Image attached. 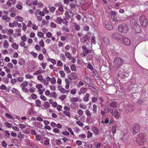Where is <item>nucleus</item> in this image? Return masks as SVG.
<instances>
[{
    "instance_id": "37998d69",
    "label": "nucleus",
    "mask_w": 148,
    "mask_h": 148,
    "mask_svg": "<svg viewBox=\"0 0 148 148\" xmlns=\"http://www.w3.org/2000/svg\"><path fill=\"white\" fill-rule=\"evenodd\" d=\"M79 107L81 109H85L86 108L87 106L83 103H80L79 105Z\"/></svg>"
},
{
    "instance_id": "09e8293b",
    "label": "nucleus",
    "mask_w": 148,
    "mask_h": 148,
    "mask_svg": "<svg viewBox=\"0 0 148 148\" xmlns=\"http://www.w3.org/2000/svg\"><path fill=\"white\" fill-rule=\"evenodd\" d=\"M42 73V71L40 70H38L35 72L33 75H39Z\"/></svg>"
},
{
    "instance_id": "8fccbe9b",
    "label": "nucleus",
    "mask_w": 148,
    "mask_h": 148,
    "mask_svg": "<svg viewBox=\"0 0 148 148\" xmlns=\"http://www.w3.org/2000/svg\"><path fill=\"white\" fill-rule=\"evenodd\" d=\"M112 131L113 134H114L116 132V128L114 126H112Z\"/></svg>"
},
{
    "instance_id": "0eeeda50",
    "label": "nucleus",
    "mask_w": 148,
    "mask_h": 148,
    "mask_svg": "<svg viewBox=\"0 0 148 148\" xmlns=\"http://www.w3.org/2000/svg\"><path fill=\"white\" fill-rule=\"evenodd\" d=\"M133 134L135 135L140 130V126L137 123L135 124L133 126Z\"/></svg>"
},
{
    "instance_id": "58836bf2",
    "label": "nucleus",
    "mask_w": 148,
    "mask_h": 148,
    "mask_svg": "<svg viewBox=\"0 0 148 148\" xmlns=\"http://www.w3.org/2000/svg\"><path fill=\"white\" fill-rule=\"evenodd\" d=\"M60 59L63 60L64 61H64L66 60V58L65 57V56H64V54L63 53H60Z\"/></svg>"
},
{
    "instance_id": "a18cd8bd",
    "label": "nucleus",
    "mask_w": 148,
    "mask_h": 148,
    "mask_svg": "<svg viewBox=\"0 0 148 148\" xmlns=\"http://www.w3.org/2000/svg\"><path fill=\"white\" fill-rule=\"evenodd\" d=\"M37 35L38 37L41 38L43 37L44 34L41 32H38L37 33Z\"/></svg>"
},
{
    "instance_id": "338daca9",
    "label": "nucleus",
    "mask_w": 148,
    "mask_h": 148,
    "mask_svg": "<svg viewBox=\"0 0 148 148\" xmlns=\"http://www.w3.org/2000/svg\"><path fill=\"white\" fill-rule=\"evenodd\" d=\"M40 98L43 101H46L47 100L46 97L43 95H40Z\"/></svg>"
},
{
    "instance_id": "7c9ffc66",
    "label": "nucleus",
    "mask_w": 148,
    "mask_h": 148,
    "mask_svg": "<svg viewBox=\"0 0 148 148\" xmlns=\"http://www.w3.org/2000/svg\"><path fill=\"white\" fill-rule=\"evenodd\" d=\"M93 108L92 109V111L94 113H96L97 112V105L96 104L93 105Z\"/></svg>"
},
{
    "instance_id": "393cba45",
    "label": "nucleus",
    "mask_w": 148,
    "mask_h": 148,
    "mask_svg": "<svg viewBox=\"0 0 148 148\" xmlns=\"http://www.w3.org/2000/svg\"><path fill=\"white\" fill-rule=\"evenodd\" d=\"M12 47L15 49H17L18 48V45L15 42H13L12 44Z\"/></svg>"
},
{
    "instance_id": "423d86ee",
    "label": "nucleus",
    "mask_w": 148,
    "mask_h": 148,
    "mask_svg": "<svg viewBox=\"0 0 148 148\" xmlns=\"http://www.w3.org/2000/svg\"><path fill=\"white\" fill-rule=\"evenodd\" d=\"M120 42L125 45L127 46L129 45L130 43V40L123 36Z\"/></svg>"
},
{
    "instance_id": "f704fd0d",
    "label": "nucleus",
    "mask_w": 148,
    "mask_h": 148,
    "mask_svg": "<svg viewBox=\"0 0 148 148\" xmlns=\"http://www.w3.org/2000/svg\"><path fill=\"white\" fill-rule=\"evenodd\" d=\"M56 81L55 77H53L52 78H51L50 82L51 84H54L56 83Z\"/></svg>"
},
{
    "instance_id": "c756f323",
    "label": "nucleus",
    "mask_w": 148,
    "mask_h": 148,
    "mask_svg": "<svg viewBox=\"0 0 148 148\" xmlns=\"http://www.w3.org/2000/svg\"><path fill=\"white\" fill-rule=\"evenodd\" d=\"M21 133V132H20ZM24 135L20 133L18 135V137L20 141H21L24 137Z\"/></svg>"
},
{
    "instance_id": "5fc2aeb1",
    "label": "nucleus",
    "mask_w": 148,
    "mask_h": 148,
    "mask_svg": "<svg viewBox=\"0 0 148 148\" xmlns=\"http://www.w3.org/2000/svg\"><path fill=\"white\" fill-rule=\"evenodd\" d=\"M36 88L38 89V90H39L42 88L43 87V85L42 84H39L36 85Z\"/></svg>"
},
{
    "instance_id": "e433bc0d",
    "label": "nucleus",
    "mask_w": 148,
    "mask_h": 148,
    "mask_svg": "<svg viewBox=\"0 0 148 148\" xmlns=\"http://www.w3.org/2000/svg\"><path fill=\"white\" fill-rule=\"evenodd\" d=\"M15 18L17 21L19 22H22L23 21V18L20 16H16Z\"/></svg>"
},
{
    "instance_id": "4c0bfd02",
    "label": "nucleus",
    "mask_w": 148,
    "mask_h": 148,
    "mask_svg": "<svg viewBox=\"0 0 148 148\" xmlns=\"http://www.w3.org/2000/svg\"><path fill=\"white\" fill-rule=\"evenodd\" d=\"M84 80L85 82L88 84V83H89L90 82V81L91 79L90 78L88 77H86L84 79Z\"/></svg>"
},
{
    "instance_id": "2f4dec72",
    "label": "nucleus",
    "mask_w": 148,
    "mask_h": 148,
    "mask_svg": "<svg viewBox=\"0 0 148 148\" xmlns=\"http://www.w3.org/2000/svg\"><path fill=\"white\" fill-rule=\"evenodd\" d=\"M27 71L29 72H32L34 71V67L33 66H29L27 68Z\"/></svg>"
},
{
    "instance_id": "c85d7f7f",
    "label": "nucleus",
    "mask_w": 148,
    "mask_h": 148,
    "mask_svg": "<svg viewBox=\"0 0 148 148\" xmlns=\"http://www.w3.org/2000/svg\"><path fill=\"white\" fill-rule=\"evenodd\" d=\"M65 56L69 60H71L72 57L70 53L68 52H66L65 53Z\"/></svg>"
},
{
    "instance_id": "7ed1b4c3",
    "label": "nucleus",
    "mask_w": 148,
    "mask_h": 148,
    "mask_svg": "<svg viewBox=\"0 0 148 148\" xmlns=\"http://www.w3.org/2000/svg\"><path fill=\"white\" fill-rule=\"evenodd\" d=\"M118 29L121 32L126 33L129 29V28L127 25L123 23L119 25Z\"/></svg>"
},
{
    "instance_id": "473e14b6",
    "label": "nucleus",
    "mask_w": 148,
    "mask_h": 148,
    "mask_svg": "<svg viewBox=\"0 0 148 148\" xmlns=\"http://www.w3.org/2000/svg\"><path fill=\"white\" fill-rule=\"evenodd\" d=\"M5 116H6L7 117L8 119H14V117L12 116L10 114L6 113L5 114Z\"/></svg>"
},
{
    "instance_id": "13d9d810",
    "label": "nucleus",
    "mask_w": 148,
    "mask_h": 148,
    "mask_svg": "<svg viewBox=\"0 0 148 148\" xmlns=\"http://www.w3.org/2000/svg\"><path fill=\"white\" fill-rule=\"evenodd\" d=\"M70 100L71 102H77L78 101L77 98L76 97L71 98Z\"/></svg>"
},
{
    "instance_id": "dca6fc26",
    "label": "nucleus",
    "mask_w": 148,
    "mask_h": 148,
    "mask_svg": "<svg viewBox=\"0 0 148 148\" xmlns=\"http://www.w3.org/2000/svg\"><path fill=\"white\" fill-rule=\"evenodd\" d=\"M89 94L88 93H86L83 97V101L84 102H88L89 100Z\"/></svg>"
},
{
    "instance_id": "0e129e2a",
    "label": "nucleus",
    "mask_w": 148,
    "mask_h": 148,
    "mask_svg": "<svg viewBox=\"0 0 148 148\" xmlns=\"http://www.w3.org/2000/svg\"><path fill=\"white\" fill-rule=\"evenodd\" d=\"M18 125L19 127L21 129H23L25 128L26 127L25 125L21 123L19 124Z\"/></svg>"
},
{
    "instance_id": "f8f14e48",
    "label": "nucleus",
    "mask_w": 148,
    "mask_h": 148,
    "mask_svg": "<svg viewBox=\"0 0 148 148\" xmlns=\"http://www.w3.org/2000/svg\"><path fill=\"white\" fill-rule=\"evenodd\" d=\"M18 62V64L21 66H24L25 64V60L23 58L19 59Z\"/></svg>"
},
{
    "instance_id": "6e6d98bb",
    "label": "nucleus",
    "mask_w": 148,
    "mask_h": 148,
    "mask_svg": "<svg viewBox=\"0 0 148 148\" xmlns=\"http://www.w3.org/2000/svg\"><path fill=\"white\" fill-rule=\"evenodd\" d=\"M59 72L60 74V75L61 77H65V73L63 71L61 70Z\"/></svg>"
},
{
    "instance_id": "864d4df0",
    "label": "nucleus",
    "mask_w": 148,
    "mask_h": 148,
    "mask_svg": "<svg viewBox=\"0 0 148 148\" xmlns=\"http://www.w3.org/2000/svg\"><path fill=\"white\" fill-rule=\"evenodd\" d=\"M21 39L22 41L25 42L26 41L27 38L26 36L24 35L23 36L21 37Z\"/></svg>"
},
{
    "instance_id": "ddd939ff",
    "label": "nucleus",
    "mask_w": 148,
    "mask_h": 148,
    "mask_svg": "<svg viewBox=\"0 0 148 148\" xmlns=\"http://www.w3.org/2000/svg\"><path fill=\"white\" fill-rule=\"evenodd\" d=\"M91 131L95 135L98 134L99 132V130L98 128L94 126L92 127Z\"/></svg>"
},
{
    "instance_id": "a878e982",
    "label": "nucleus",
    "mask_w": 148,
    "mask_h": 148,
    "mask_svg": "<svg viewBox=\"0 0 148 148\" xmlns=\"http://www.w3.org/2000/svg\"><path fill=\"white\" fill-rule=\"evenodd\" d=\"M13 30L12 29H7L6 34L9 36H11L13 34Z\"/></svg>"
},
{
    "instance_id": "bb28decb",
    "label": "nucleus",
    "mask_w": 148,
    "mask_h": 148,
    "mask_svg": "<svg viewBox=\"0 0 148 148\" xmlns=\"http://www.w3.org/2000/svg\"><path fill=\"white\" fill-rule=\"evenodd\" d=\"M62 21V19L60 17H58L56 20V22L58 24H61Z\"/></svg>"
},
{
    "instance_id": "774afa93",
    "label": "nucleus",
    "mask_w": 148,
    "mask_h": 148,
    "mask_svg": "<svg viewBox=\"0 0 148 148\" xmlns=\"http://www.w3.org/2000/svg\"><path fill=\"white\" fill-rule=\"evenodd\" d=\"M70 93L73 95L75 94L76 93V89L75 88L72 89L70 91Z\"/></svg>"
},
{
    "instance_id": "bf43d9fd",
    "label": "nucleus",
    "mask_w": 148,
    "mask_h": 148,
    "mask_svg": "<svg viewBox=\"0 0 148 148\" xmlns=\"http://www.w3.org/2000/svg\"><path fill=\"white\" fill-rule=\"evenodd\" d=\"M45 91V89L43 88L42 89H40L39 90H38V91L39 93V94L40 95H42L43 94V92Z\"/></svg>"
},
{
    "instance_id": "39448f33",
    "label": "nucleus",
    "mask_w": 148,
    "mask_h": 148,
    "mask_svg": "<svg viewBox=\"0 0 148 148\" xmlns=\"http://www.w3.org/2000/svg\"><path fill=\"white\" fill-rule=\"evenodd\" d=\"M111 36L113 39L119 41H120L121 40L123 36L119 33H113L112 34Z\"/></svg>"
},
{
    "instance_id": "f03ea898",
    "label": "nucleus",
    "mask_w": 148,
    "mask_h": 148,
    "mask_svg": "<svg viewBox=\"0 0 148 148\" xmlns=\"http://www.w3.org/2000/svg\"><path fill=\"white\" fill-rule=\"evenodd\" d=\"M123 64V60L119 57H116L114 58L113 61V67L115 69H116L121 66Z\"/></svg>"
},
{
    "instance_id": "4be33fe9",
    "label": "nucleus",
    "mask_w": 148,
    "mask_h": 148,
    "mask_svg": "<svg viewBox=\"0 0 148 148\" xmlns=\"http://www.w3.org/2000/svg\"><path fill=\"white\" fill-rule=\"evenodd\" d=\"M35 103L36 107H40L41 106V101L40 100H36L35 101Z\"/></svg>"
},
{
    "instance_id": "5701e85b",
    "label": "nucleus",
    "mask_w": 148,
    "mask_h": 148,
    "mask_svg": "<svg viewBox=\"0 0 148 148\" xmlns=\"http://www.w3.org/2000/svg\"><path fill=\"white\" fill-rule=\"evenodd\" d=\"M43 106L45 108H48L50 107V105L48 102L45 101L44 102Z\"/></svg>"
},
{
    "instance_id": "20e7f679",
    "label": "nucleus",
    "mask_w": 148,
    "mask_h": 148,
    "mask_svg": "<svg viewBox=\"0 0 148 148\" xmlns=\"http://www.w3.org/2000/svg\"><path fill=\"white\" fill-rule=\"evenodd\" d=\"M139 20L140 24L143 27H145L148 24L147 21L145 16H141L140 17Z\"/></svg>"
},
{
    "instance_id": "052dcab7",
    "label": "nucleus",
    "mask_w": 148,
    "mask_h": 148,
    "mask_svg": "<svg viewBox=\"0 0 148 148\" xmlns=\"http://www.w3.org/2000/svg\"><path fill=\"white\" fill-rule=\"evenodd\" d=\"M47 64L46 63H44V62L41 64V66H42L43 69H45Z\"/></svg>"
},
{
    "instance_id": "680f3d73",
    "label": "nucleus",
    "mask_w": 148,
    "mask_h": 148,
    "mask_svg": "<svg viewBox=\"0 0 148 148\" xmlns=\"http://www.w3.org/2000/svg\"><path fill=\"white\" fill-rule=\"evenodd\" d=\"M50 89L52 91H55L56 89V87L54 85H50L49 86Z\"/></svg>"
},
{
    "instance_id": "a19ab883",
    "label": "nucleus",
    "mask_w": 148,
    "mask_h": 148,
    "mask_svg": "<svg viewBox=\"0 0 148 148\" xmlns=\"http://www.w3.org/2000/svg\"><path fill=\"white\" fill-rule=\"evenodd\" d=\"M34 14L35 15L36 17L37 18V20L38 21H40L42 20V18L41 16H38L37 14V12H35Z\"/></svg>"
},
{
    "instance_id": "aec40b11",
    "label": "nucleus",
    "mask_w": 148,
    "mask_h": 148,
    "mask_svg": "<svg viewBox=\"0 0 148 148\" xmlns=\"http://www.w3.org/2000/svg\"><path fill=\"white\" fill-rule=\"evenodd\" d=\"M103 42L107 45H108L109 43L110 39L108 37H104L103 39Z\"/></svg>"
},
{
    "instance_id": "603ef678",
    "label": "nucleus",
    "mask_w": 148,
    "mask_h": 148,
    "mask_svg": "<svg viewBox=\"0 0 148 148\" xmlns=\"http://www.w3.org/2000/svg\"><path fill=\"white\" fill-rule=\"evenodd\" d=\"M85 113L86 115L88 116H90L91 115V114L90 111L88 110H85Z\"/></svg>"
},
{
    "instance_id": "4468645a",
    "label": "nucleus",
    "mask_w": 148,
    "mask_h": 148,
    "mask_svg": "<svg viewBox=\"0 0 148 148\" xmlns=\"http://www.w3.org/2000/svg\"><path fill=\"white\" fill-rule=\"evenodd\" d=\"M68 78L69 79L71 80L76 79L77 78V76H76V74L74 73H71L69 76Z\"/></svg>"
},
{
    "instance_id": "de8ad7c7",
    "label": "nucleus",
    "mask_w": 148,
    "mask_h": 148,
    "mask_svg": "<svg viewBox=\"0 0 148 148\" xmlns=\"http://www.w3.org/2000/svg\"><path fill=\"white\" fill-rule=\"evenodd\" d=\"M92 133L90 131H88L87 132V137L90 138L92 136Z\"/></svg>"
},
{
    "instance_id": "4d7b16f0",
    "label": "nucleus",
    "mask_w": 148,
    "mask_h": 148,
    "mask_svg": "<svg viewBox=\"0 0 148 148\" xmlns=\"http://www.w3.org/2000/svg\"><path fill=\"white\" fill-rule=\"evenodd\" d=\"M63 113L66 116L69 117H71L70 113L69 111H64Z\"/></svg>"
},
{
    "instance_id": "f3484780",
    "label": "nucleus",
    "mask_w": 148,
    "mask_h": 148,
    "mask_svg": "<svg viewBox=\"0 0 148 148\" xmlns=\"http://www.w3.org/2000/svg\"><path fill=\"white\" fill-rule=\"evenodd\" d=\"M2 19L5 20L7 22H9L11 20V18L6 15L3 16L2 17Z\"/></svg>"
},
{
    "instance_id": "6ab92c4d",
    "label": "nucleus",
    "mask_w": 148,
    "mask_h": 148,
    "mask_svg": "<svg viewBox=\"0 0 148 148\" xmlns=\"http://www.w3.org/2000/svg\"><path fill=\"white\" fill-rule=\"evenodd\" d=\"M9 44L8 41L6 40H5L3 44V47L5 49L8 48L9 47Z\"/></svg>"
},
{
    "instance_id": "f257e3e1",
    "label": "nucleus",
    "mask_w": 148,
    "mask_h": 148,
    "mask_svg": "<svg viewBox=\"0 0 148 148\" xmlns=\"http://www.w3.org/2000/svg\"><path fill=\"white\" fill-rule=\"evenodd\" d=\"M145 138L146 135L144 134L141 133L138 134L136 139L137 144L140 146L144 145L146 140Z\"/></svg>"
},
{
    "instance_id": "e2e57ef3",
    "label": "nucleus",
    "mask_w": 148,
    "mask_h": 148,
    "mask_svg": "<svg viewBox=\"0 0 148 148\" xmlns=\"http://www.w3.org/2000/svg\"><path fill=\"white\" fill-rule=\"evenodd\" d=\"M25 77L27 79H31L33 78L34 77L33 76L29 74H26Z\"/></svg>"
},
{
    "instance_id": "a211bd4d",
    "label": "nucleus",
    "mask_w": 148,
    "mask_h": 148,
    "mask_svg": "<svg viewBox=\"0 0 148 148\" xmlns=\"http://www.w3.org/2000/svg\"><path fill=\"white\" fill-rule=\"evenodd\" d=\"M64 69L67 73L69 74L71 73V71L69 66H66L65 65H64Z\"/></svg>"
},
{
    "instance_id": "c9c22d12",
    "label": "nucleus",
    "mask_w": 148,
    "mask_h": 148,
    "mask_svg": "<svg viewBox=\"0 0 148 148\" xmlns=\"http://www.w3.org/2000/svg\"><path fill=\"white\" fill-rule=\"evenodd\" d=\"M41 82L44 85L47 86L49 85V82H47L45 79H44L41 81Z\"/></svg>"
},
{
    "instance_id": "49530a36",
    "label": "nucleus",
    "mask_w": 148,
    "mask_h": 148,
    "mask_svg": "<svg viewBox=\"0 0 148 148\" xmlns=\"http://www.w3.org/2000/svg\"><path fill=\"white\" fill-rule=\"evenodd\" d=\"M28 82L27 81H24L23 83H22L21 85V87H26L27 86Z\"/></svg>"
},
{
    "instance_id": "6e6552de",
    "label": "nucleus",
    "mask_w": 148,
    "mask_h": 148,
    "mask_svg": "<svg viewBox=\"0 0 148 148\" xmlns=\"http://www.w3.org/2000/svg\"><path fill=\"white\" fill-rule=\"evenodd\" d=\"M62 5L59 7L58 10L56 11V14L57 15H59L60 14H62L64 12V10Z\"/></svg>"
},
{
    "instance_id": "2eb2a0df",
    "label": "nucleus",
    "mask_w": 148,
    "mask_h": 148,
    "mask_svg": "<svg viewBox=\"0 0 148 148\" xmlns=\"http://www.w3.org/2000/svg\"><path fill=\"white\" fill-rule=\"evenodd\" d=\"M87 91V89L86 88L82 87L81 88L79 91L78 92V94L80 95L82 94H84Z\"/></svg>"
},
{
    "instance_id": "9b49d317",
    "label": "nucleus",
    "mask_w": 148,
    "mask_h": 148,
    "mask_svg": "<svg viewBox=\"0 0 148 148\" xmlns=\"http://www.w3.org/2000/svg\"><path fill=\"white\" fill-rule=\"evenodd\" d=\"M105 27L108 30H111L113 29V27L111 23L108 22H105Z\"/></svg>"
},
{
    "instance_id": "b1692460",
    "label": "nucleus",
    "mask_w": 148,
    "mask_h": 148,
    "mask_svg": "<svg viewBox=\"0 0 148 148\" xmlns=\"http://www.w3.org/2000/svg\"><path fill=\"white\" fill-rule=\"evenodd\" d=\"M18 23L16 21V22H10L9 23V26L10 27H14L15 26H16V25Z\"/></svg>"
},
{
    "instance_id": "72a5a7b5",
    "label": "nucleus",
    "mask_w": 148,
    "mask_h": 148,
    "mask_svg": "<svg viewBox=\"0 0 148 148\" xmlns=\"http://www.w3.org/2000/svg\"><path fill=\"white\" fill-rule=\"evenodd\" d=\"M134 110V108L133 106H129L128 109H126L125 112H131Z\"/></svg>"
},
{
    "instance_id": "1a4fd4ad",
    "label": "nucleus",
    "mask_w": 148,
    "mask_h": 148,
    "mask_svg": "<svg viewBox=\"0 0 148 148\" xmlns=\"http://www.w3.org/2000/svg\"><path fill=\"white\" fill-rule=\"evenodd\" d=\"M91 50H89L88 49L83 50L82 52L81 53V55L82 57H84L86 56L89 53H92Z\"/></svg>"
},
{
    "instance_id": "ea45409f",
    "label": "nucleus",
    "mask_w": 148,
    "mask_h": 148,
    "mask_svg": "<svg viewBox=\"0 0 148 148\" xmlns=\"http://www.w3.org/2000/svg\"><path fill=\"white\" fill-rule=\"evenodd\" d=\"M57 95L55 92H52L50 95V97H53L54 98L56 99L57 97Z\"/></svg>"
},
{
    "instance_id": "79ce46f5",
    "label": "nucleus",
    "mask_w": 148,
    "mask_h": 148,
    "mask_svg": "<svg viewBox=\"0 0 148 148\" xmlns=\"http://www.w3.org/2000/svg\"><path fill=\"white\" fill-rule=\"evenodd\" d=\"M77 113L79 116H82L84 114V112L82 109H79L77 110Z\"/></svg>"
},
{
    "instance_id": "9d476101",
    "label": "nucleus",
    "mask_w": 148,
    "mask_h": 148,
    "mask_svg": "<svg viewBox=\"0 0 148 148\" xmlns=\"http://www.w3.org/2000/svg\"><path fill=\"white\" fill-rule=\"evenodd\" d=\"M111 114L114 117L117 119H119L120 117V114L119 112L118 111H113L111 112L110 111Z\"/></svg>"
},
{
    "instance_id": "69168bd1",
    "label": "nucleus",
    "mask_w": 148,
    "mask_h": 148,
    "mask_svg": "<svg viewBox=\"0 0 148 148\" xmlns=\"http://www.w3.org/2000/svg\"><path fill=\"white\" fill-rule=\"evenodd\" d=\"M15 96L16 97H19L21 98H23V97L21 95L20 93L18 91L15 93Z\"/></svg>"
},
{
    "instance_id": "3c124183",
    "label": "nucleus",
    "mask_w": 148,
    "mask_h": 148,
    "mask_svg": "<svg viewBox=\"0 0 148 148\" xmlns=\"http://www.w3.org/2000/svg\"><path fill=\"white\" fill-rule=\"evenodd\" d=\"M110 106L113 108H115L116 106V102L112 101L110 103Z\"/></svg>"
},
{
    "instance_id": "cd10ccee",
    "label": "nucleus",
    "mask_w": 148,
    "mask_h": 148,
    "mask_svg": "<svg viewBox=\"0 0 148 148\" xmlns=\"http://www.w3.org/2000/svg\"><path fill=\"white\" fill-rule=\"evenodd\" d=\"M4 132L5 134V139L9 138L10 136V134L8 131H5Z\"/></svg>"
},
{
    "instance_id": "c03bdc74",
    "label": "nucleus",
    "mask_w": 148,
    "mask_h": 148,
    "mask_svg": "<svg viewBox=\"0 0 148 148\" xmlns=\"http://www.w3.org/2000/svg\"><path fill=\"white\" fill-rule=\"evenodd\" d=\"M70 68L72 71H76V67L74 64H72Z\"/></svg>"
},
{
    "instance_id": "412c9836",
    "label": "nucleus",
    "mask_w": 148,
    "mask_h": 148,
    "mask_svg": "<svg viewBox=\"0 0 148 148\" xmlns=\"http://www.w3.org/2000/svg\"><path fill=\"white\" fill-rule=\"evenodd\" d=\"M58 90L62 93H65V91H66V90L64 88L62 87L61 86H58Z\"/></svg>"
}]
</instances>
